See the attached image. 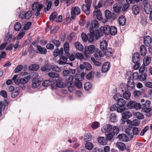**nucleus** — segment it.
Returning <instances> with one entry per match:
<instances>
[{"instance_id": "9b49d317", "label": "nucleus", "mask_w": 152, "mask_h": 152, "mask_svg": "<svg viewBox=\"0 0 152 152\" xmlns=\"http://www.w3.org/2000/svg\"><path fill=\"white\" fill-rule=\"evenodd\" d=\"M104 15L106 18L107 19L114 20L116 18L115 15L113 13L112 14L110 11L108 10L105 11Z\"/></svg>"}, {"instance_id": "c9c22d12", "label": "nucleus", "mask_w": 152, "mask_h": 152, "mask_svg": "<svg viewBox=\"0 0 152 152\" xmlns=\"http://www.w3.org/2000/svg\"><path fill=\"white\" fill-rule=\"evenodd\" d=\"M121 7L122 6L120 3H116L113 5V10L116 12H119L121 10Z\"/></svg>"}, {"instance_id": "1a4fd4ad", "label": "nucleus", "mask_w": 152, "mask_h": 152, "mask_svg": "<svg viewBox=\"0 0 152 152\" xmlns=\"http://www.w3.org/2000/svg\"><path fill=\"white\" fill-rule=\"evenodd\" d=\"M132 133H130L129 129L126 131V133L131 139L134 137V135H138L139 132V129L136 127H133L132 128Z\"/></svg>"}, {"instance_id": "e433bc0d", "label": "nucleus", "mask_w": 152, "mask_h": 152, "mask_svg": "<svg viewBox=\"0 0 152 152\" xmlns=\"http://www.w3.org/2000/svg\"><path fill=\"white\" fill-rule=\"evenodd\" d=\"M109 29L110 30V34L112 35H115L117 33V29L115 26H111Z\"/></svg>"}, {"instance_id": "473e14b6", "label": "nucleus", "mask_w": 152, "mask_h": 152, "mask_svg": "<svg viewBox=\"0 0 152 152\" xmlns=\"http://www.w3.org/2000/svg\"><path fill=\"white\" fill-rule=\"evenodd\" d=\"M90 7L86 4H83L82 6V9L83 11L85 12L87 15L90 14Z\"/></svg>"}, {"instance_id": "4c0bfd02", "label": "nucleus", "mask_w": 152, "mask_h": 152, "mask_svg": "<svg viewBox=\"0 0 152 152\" xmlns=\"http://www.w3.org/2000/svg\"><path fill=\"white\" fill-rule=\"evenodd\" d=\"M39 68V65L37 64H34L31 65L29 67V69L31 71L37 70Z\"/></svg>"}, {"instance_id": "4d7b16f0", "label": "nucleus", "mask_w": 152, "mask_h": 152, "mask_svg": "<svg viewBox=\"0 0 152 152\" xmlns=\"http://www.w3.org/2000/svg\"><path fill=\"white\" fill-rule=\"evenodd\" d=\"M102 27H100L99 30H98L97 32L96 31V34L99 37L102 36L103 34H104V31L102 29Z\"/></svg>"}, {"instance_id": "8fccbe9b", "label": "nucleus", "mask_w": 152, "mask_h": 152, "mask_svg": "<svg viewBox=\"0 0 152 152\" xmlns=\"http://www.w3.org/2000/svg\"><path fill=\"white\" fill-rule=\"evenodd\" d=\"M92 139L91 135L90 134H85L84 140L86 142L90 141Z\"/></svg>"}, {"instance_id": "37998d69", "label": "nucleus", "mask_w": 152, "mask_h": 152, "mask_svg": "<svg viewBox=\"0 0 152 152\" xmlns=\"http://www.w3.org/2000/svg\"><path fill=\"white\" fill-rule=\"evenodd\" d=\"M140 52L141 55L144 56L146 54L147 50L145 47L143 45H142L140 48Z\"/></svg>"}, {"instance_id": "052dcab7", "label": "nucleus", "mask_w": 152, "mask_h": 152, "mask_svg": "<svg viewBox=\"0 0 152 152\" xmlns=\"http://www.w3.org/2000/svg\"><path fill=\"white\" fill-rule=\"evenodd\" d=\"M23 68V66L22 65L20 64L18 65L14 70L15 73H18L20 72L22 70Z\"/></svg>"}, {"instance_id": "9d476101", "label": "nucleus", "mask_w": 152, "mask_h": 152, "mask_svg": "<svg viewBox=\"0 0 152 152\" xmlns=\"http://www.w3.org/2000/svg\"><path fill=\"white\" fill-rule=\"evenodd\" d=\"M105 52L104 50L99 51L96 50V52L94 54V56L96 60H99L101 59V58L104 56Z\"/></svg>"}, {"instance_id": "7c9ffc66", "label": "nucleus", "mask_w": 152, "mask_h": 152, "mask_svg": "<svg viewBox=\"0 0 152 152\" xmlns=\"http://www.w3.org/2000/svg\"><path fill=\"white\" fill-rule=\"evenodd\" d=\"M98 142L100 144L102 145H105L107 144V140L103 137H99L98 138Z\"/></svg>"}, {"instance_id": "c03bdc74", "label": "nucleus", "mask_w": 152, "mask_h": 152, "mask_svg": "<svg viewBox=\"0 0 152 152\" xmlns=\"http://www.w3.org/2000/svg\"><path fill=\"white\" fill-rule=\"evenodd\" d=\"M25 34V31L24 30L22 29L19 32L18 35L16 37V39L18 40L20 39L23 38Z\"/></svg>"}, {"instance_id": "6e6552de", "label": "nucleus", "mask_w": 152, "mask_h": 152, "mask_svg": "<svg viewBox=\"0 0 152 152\" xmlns=\"http://www.w3.org/2000/svg\"><path fill=\"white\" fill-rule=\"evenodd\" d=\"M127 107L129 109L135 108L140 109L141 108V105L140 103H137L134 101H130L127 104Z\"/></svg>"}, {"instance_id": "ddd939ff", "label": "nucleus", "mask_w": 152, "mask_h": 152, "mask_svg": "<svg viewBox=\"0 0 152 152\" xmlns=\"http://www.w3.org/2000/svg\"><path fill=\"white\" fill-rule=\"evenodd\" d=\"M64 78L66 82L67 85H69L72 86L74 84L73 82L74 77L72 75H69Z\"/></svg>"}, {"instance_id": "5701e85b", "label": "nucleus", "mask_w": 152, "mask_h": 152, "mask_svg": "<svg viewBox=\"0 0 152 152\" xmlns=\"http://www.w3.org/2000/svg\"><path fill=\"white\" fill-rule=\"evenodd\" d=\"M64 55L66 56H69V45L68 43L66 42L64 45Z\"/></svg>"}, {"instance_id": "49530a36", "label": "nucleus", "mask_w": 152, "mask_h": 152, "mask_svg": "<svg viewBox=\"0 0 152 152\" xmlns=\"http://www.w3.org/2000/svg\"><path fill=\"white\" fill-rule=\"evenodd\" d=\"M21 28V25L20 23H16L14 26V30L16 31H19Z\"/></svg>"}, {"instance_id": "aec40b11", "label": "nucleus", "mask_w": 152, "mask_h": 152, "mask_svg": "<svg viewBox=\"0 0 152 152\" xmlns=\"http://www.w3.org/2000/svg\"><path fill=\"white\" fill-rule=\"evenodd\" d=\"M110 68V64L109 62L104 63L102 68V71L103 73L107 72Z\"/></svg>"}, {"instance_id": "ea45409f", "label": "nucleus", "mask_w": 152, "mask_h": 152, "mask_svg": "<svg viewBox=\"0 0 152 152\" xmlns=\"http://www.w3.org/2000/svg\"><path fill=\"white\" fill-rule=\"evenodd\" d=\"M117 147L121 151H123L124 150L126 146L125 144L122 142H118L116 143Z\"/></svg>"}, {"instance_id": "b1692460", "label": "nucleus", "mask_w": 152, "mask_h": 152, "mask_svg": "<svg viewBox=\"0 0 152 152\" xmlns=\"http://www.w3.org/2000/svg\"><path fill=\"white\" fill-rule=\"evenodd\" d=\"M67 58L64 56H60V59L57 61V63L60 65H64L66 64Z\"/></svg>"}, {"instance_id": "393cba45", "label": "nucleus", "mask_w": 152, "mask_h": 152, "mask_svg": "<svg viewBox=\"0 0 152 152\" xmlns=\"http://www.w3.org/2000/svg\"><path fill=\"white\" fill-rule=\"evenodd\" d=\"M107 45L108 43L106 40H102L100 42V47L102 50H104L107 49Z\"/></svg>"}, {"instance_id": "bf43d9fd", "label": "nucleus", "mask_w": 152, "mask_h": 152, "mask_svg": "<svg viewBox=\"0 0 152 152\" xmlns=\"http://www.w3.org/2000/svg\"><path fill=\"white\" fill-rule=\"evenodd\" d=\"M51 68L52 70L53 71H55L57 72H60L61 71V68L56 65H53L51 67Z\"/></svg>"}, {"instance_id": "0eeeda50", "label": "nucleus", "mask_w": 152, "mask_h": 152, "mask_svg": "<svg viewBox=\"0 0 152 152\" xmlns=\"http://www.w3.org/2000/svg\"><path fill=\"white\" fill-rule=\"evenodd\" d=\"M32 16V13L31 11H28L26 12L20 11L19 14V17L22 19H29Z\"/></svg>"}, {"instance_id": "774afa93", "label": "nucleus", "mask_w": 152, "mask_h": 152, "mask_svg": "<svg viewBox=\"0 0 152 152\" xmlns=\"http://www.w3.org/2000/svg\"><path fill=\"white\" fill-rule=\"evenodd\" d=\"M144 8L145 11L147 14H148L152 12V9L150 7H148L146 5H145Z\"/></svg>"}, {"instance_id": "39448f33", "label": "nucleus", "mask_w": 152, "mask_h": 152, "mask_svg": "<svg viewBox=\"0 0 152 152\" xmlns=\"http://www.w3.org/2000/svg\"><path fill=\"white\" fill-rule=\"evenodd\" d=\"M95 49V46L94 45H90L85 47L84 54L86 57H87L89 56L90 53H93Z\"/></svg>"}, {"instance_id": "e2e57ef3", "label": "nucleus", "mask_w": 152, "mask_h": 152, "mask_svg": "<svg viewBox=\"0 0 152 152\" xmlns=\"http://www.w3.org/2000/svg\"><path fill=\"white\" fill-rule=\"evenodd\" d=\"M147 74L145 73H142L139 76V79L142 81L146 80L147 77Z\"/></svg>"}, {"instance_id": "412c9836", "label": "nucleus", "mask_w": 152, "mask_h": 152, "mask_svg": "<svg viewBox=\"0 0 152 152\" xmlns=\"http://www.w3.org/2000/svg\"><path fill=\"white\" fill-rule=\"evenodd\" d=\"M62 79L61 77L56 79L55 82L56 83L58 87L62 88L66 86V84L62 82Z\"/></svg>"}, {"instance_id": "dca6fc26", "label": "nucleus", "mask_w": 152, "mask_h": 152, "mask_svg": "<svg viewBox=\"0 0 152 152\" xmlns=\"http://www.w3.org/2000/svg\"><path fill=\"white\" fill-rule=\"evenodd\" d=\"M28 51L29 52V56L31 58H32L35 54L36 51L32 44H31L28 48Z\"/></svg>"}, {"instance_id": "c756f323", "label": "nucleus", "mask_w": 152, "mask_h": 152, "mask_svg": "<svg viewBox=\"0 0 152 152\" xmlns=\"http://www.w3.org/2000/svg\"><path fill=\"white\" fill-rule=\"evenodd\" d=\"M31 78V77L30 75H27L23 78H20V82H21V84H26L28 82Z\"/></svg>"}, {"instance_id": "3c124183", "label": "nucleus", "mask_w": 152, "mask_h": 152, "mask_svg": "<svg viewBox=\"0 0 152 152\" xmlns=\"http://www.w3.org/2000/svg\"><path fill=\"white\" fill-rule=\"evenodd\" d=\"M12 37V36L11 35H6L4 39V42L7 43V44L10 43Z\"/></svg>"}, {"instance_id": "a18cd8bd", "label": "nucleus", "mask_w": 152, "mask_h": 152, "mask_svg": "<svg viewBox=\"0 0 152 152\" xmlns=\"http://www.w3.org/2000/svg\"><path fill=\"white\" fill-rule=\"evenodd\" d=\"M117 104L120 106L124 107L126 104V101L122 98H119L118 99Z\"/></svg>"}, {"instance_id": "c85d7f7f", "label": "nucleus", "mask_w": 152, "mask_h": 152, "mask_svg": "<svg viewBox=\"0 0 152 152\" xmlns=\"http://www.w3.org/2000/svg\"><path fill=\"white\" fill-rule=\"evenodd\" d=\"M96 32H90V34H87V41L91 42L94 41V38L96 35Z\"/></svg>"}, {"instance_id": "603ef678", "label": "nucleus", "mask_w": 152, "mask_h": 152, "mask_svg": "<svg viewBox=\"0 0 152 152\" xmlns=\"http://www.w3.org/2000/svg\"><path fill=\"white\" fill-rule=\"evenodd\" d=\"M17 77V75H15L13 77V80L16 84L18 85L21 83V82H20V78H18Z\"/></svg>"}, {"instance_id": "4be33fe9", "label": "nucleus", "mask_w": 152, "mask_h": 152, "mask_svg": "<svg viewBox=\"0 0 152 152\" xmlns=\"http://www.w3.org/2000/svg\"><path fill=\"white\" fill-rule=\"evenodd\" d=\"M134 87V83L133 80L129 79L128 80L127 84V89L129 90L132 89Z\"/></svg>"}, {"instance_id": "4468645a", "label": "nucleus", "mask_w": 152, "mask_h": 152, "mask_svg": "<svg viewBox=\"0 0 152 152\" xmlns=\"http://www.w3.org/2000/svg\"><path fill=\"white\" fill-rule=\"evenodd\" d=\"M112 126L110 124L104 125L101 129V131L103 133L110 132L112 129Z\"/></svg>"}, {"instance_id": "f257e3e1", "label": "nucleus", "mask_w": 152, "mask_h": 152, "mask_svg": "<svg viewBox=\"0 0 152 152\" xmlns=\"http://www.w3.org/2000/svg\"><path fill=\"white\" fill-rule=\"evenodd\" d=\"M99 26V22L96 20H93L91 21V23L89 22L87 24V27L88 28H89L90 32H96Z\"/></svg>"}, {"instance_id": "7ed1b4c3", "label": "nucleus", "mask_w": 152, "mask_h": 152, "mask_svg": "<svg viewBox=\"0 0 152 152\" xmlns=\"http://www.w3.org/2000/svg\"><path fill=\"white\" fill-rule=\"evenodd\" d=\"M86 74V73H82L81 75H78L77 76V77H80L79 78H76L75 84V86L77 87L78 88H81L82 87V83L80 81V80H83V76H85Z\"/></svg>"}, {"instance_id": "de8ad7c7", "label": "nucleus", "mask_w": 152, "mask_h": 152, "mask_svg": "<svg viewBox=\"0 0 152 152\" xmlns=\"http://www.w3.org/2000/svg\"><path fill=\"white\" fill-rule=\"evenodd\" d=\"M19 93V89L18 88H15L11 93L12 97L14 98L17 96Z\"/></svg>"}, {"instance_id": "a878e982", "label": "nucleus", "mask_w": 152, "mask_h": 152, "mask_svg": "<svg viewBox=\"0 0 152 152\" xmlns=\"http://www.w3.org/2000/svg\"><path fill=\"white\" fill-rule=\"evenodd\" d=\"M144 44L146 46H149L152 43L151 37L149 36L145 37L144 38Z\"/></svg>"}, {"instance_id": "bb28decb", "label": "nucleus", "mask_w": 152, "mask_h": 152, "mask_svg": "<svg viewBox=\"0 0 152 152\" xmlns=\"http://www.w3.org/2000/svg\"><path fill=\"white\" fill-rule=\"evenodd\" d=\"M48 75L50 78H55L54 81H55L56 79H58L60 77L59 74L54 72H50L48 74Z\"/></svg>"}, {"instance_id": "338daca9", "label": "nucleus", "mask_w": 152, "mask_h": 152, "mask_svg": "<svg viewBox=\"0 0 152 152\" xmlns=\"http://www.w3.org/2000/svg\"><path fill=\"white\" fill-rule=\"evenodd\" d=\"M100 10L99 9L95 7V10L93 12V15L94 16L96 17L101 14Z\"/></svg>"}, {"instance_id": "13d9d810", "label": "nucleus", "mask_w": 152, "mask_h": 152, "mask_svg": "<svg viewBox=\"0 0 152 152\" xmlns=\"http://www.w3.org/2000/svg\"><path fill=\"white\" fill-rule=\"evenodd\" d=\"M85 146L87 149L88 150H91L93 148V145L92 143L88 142L86 143Z\"/></svg>"}, {"instance_id": "864d4df0", "label": "nucleus", "mask_w": 152, "mask_h": 152, "mask_svg": "<svg viewBox=\"0 0 152 152\" xmlns=\"http://www.w3.org/2000/svg\"><path fill=\"white\" fill-rule=\"evenodd\" d=\"M131 93L129 91H126L124 92L123 94V97L126 99H129L130 97Z\"/></svg>"}, {"instance_id": "79ce46f5", "label": "nucleus", "mask_w": 152, "mask_h": 152, "mask_svg": "<svg viewBox=\"0 0 152 152\" xmlns=\"http://www.w3.org/2000/svg\"><path fill=\"white\" fill-rule=\"evenodd\" d=\"M112 49L110 48H108L106 49L105 52V54L107 57L109 58L112 56L113 54Z\"/></svg>"}, {"instance_id": "09e8293b", "label": "nucleus", "mask_w": 152, "mask_h": 152, "mask_svg": "<svg viewBox=\"0 0 152 152\" xmlns=\"http://www.w3.org/2000/svg\"><path fill=\"white\" fill-rule=\"evenodd\" d=\"M151 58L150 57H146V58L143 59V64L144 66L148 65L150 63Z\"/></svg>"}, {"instance_id": "a211bd4d", "label": "nucleus", "mask_w": 152, "mask_h": 152, "mask_svg": "<svg viewBox=\"0 0 152 152\" xmlns=\"http://www.w3.org/2000/svg\"><path fill=\"white\" fill-rule=\"evenodd\" d=\"M40 84L41 81L38 78L35 77L32 80V87L33 88H36L39 86Z\"/></svg>"}, {"instance_id": "0e129e2a", "label": "nucleus", "mask_w": 152, "mask_h": 152, "mask_svg": "<svg viewBox=\"0 0 152 152\" xmlns=\"http://www.w3.org/2000/svg\"><path fill=\"white\" fill-rule=\"evenodd\" d=\"M134 115L136 118L139 119H142L144 118L143 115L140 112L135 113Z\"/></svg>"}, {"instance_id": "423d86ee", "label": "nucleus", "mask_w": 152, "mask_h": 152, "mask_svg": "<svg viewBox=\"0 0 152 152\" xmlns=\"http://www.w3.org/2000/svg\"><path fill=\"white\" fill-rule=\"evenodd\" d=\"M80 13V10L78 7H73L71 9V18L74 20L76 16L79 15Z\"/></svg>"}, {"instance_id": "f704fd0d", "label": "nucleus", "mask_w": 152, "mask_h": 152, "mask_svg": "<svg viewBox=\"0 0 152 152\" xmlns=\"http://www.w3.org/2000/svg\"><path fill=\"white\" fill-rule=\"evenodd\" d=\"M74 45L76 49L82 51L83 50V46L80 42H76L75 43Z\"/></svg>"}, {"instance_id": "72a5a7b5", "label": "nucleus", "mask_w": 152, "mask_h": 152, "mask_svg": "<svg viewBox=\"0 0 152 152\" xmlns=\"http://www.w3.org/2000/svg\"><path fill=\"white\" fill-rule=\"evenodd\" d=\"M126 19L125 16H121L118 19V23L120 25L122 26L124 25L126 23Z\"/></svg>"}, {"instance_id": "680f3d73", "label": "nucleus", "mask_w": 152, "mask_h": 152, "mask_svg": "<svg viewBox=\"0 0 152 152\" xmlns=\"http://www.w3.org/2000/svg\"><path fill=\"white\" fill-rule=\"evenodd\" d=\"M99 126V124L98 122H94L91 125V128L94 129H95L97 128Z\"/></svg>"}, {"instance_id": "f03ea898", "label": "nucleus", "mask_w": 152, "mask_h": 152, "mask_svg": "<svg viewBox=\"0 0 152 152\" xmlns=\"http://www.w3.org/2000/svg\"><path fill=\"white\" fill-rule=\"evenodd\" d=\"M43 7V5L40 4L38 2H35L33 4L32 8L36 17H38L40 15V12Z\"/></svg>"}, {"instance_id": "2eb2a0df", "label": "nucleus", "mask_w": 152, "mask_h": 152, "mask_svg": "<svg viewBox=\"0 0 152 152\" xmlns=\"http://www.w3.org/2000/svg\"><path fill=\"white\" fill-rule=\"evenodd\" d=\"M122 118L124 119L129 118L132 116L131 113L127 109H126L124 112L122 113Z\"/></svg>"}, {"instance_id": "2f4dec72", "label": "nucleus", "mask_w": 152, "mask_h": 152, "mask_svg": "<svg viewBox=\"0 0 152 152\" xmlns=\"http://www.w3.org/2000/svg\"><path fill=\"white\" fill-rule=\"evenodd\" d=\"M132 13L135 15H138L140 12L139 7L136 5H134L132 6Z\"/></svg>"}, {"instance_id": "f8f14e48", "label": "nucleus", "mask_w": 152, "mask_h": 152, "mask_svg": "<svg viewBox=\"0 0 152 152\" xmlns=\"http://www.w3.org/2000/svg\"><path fill=\"white\" fill-rule=\"evenodd\" d=\"M37 48L36 50V53L41 54H45L47 53V50L45 48L42 47L40 45H37Z\"/></svg>"}, {"instance_id": "a19ab883", "label": "nucleus", "mask_w": 152, "mask_h": 152, "mask_svg": "<svg viewBox=\"0 0 152 152\" xmlns=\"http://www.w3.org/2000/svg\"><path fill=\"white\" fill-rule=\"evenodd\" d=\"M110 121L112 123H115L117 121L118 118L116 115L114 113H111L110 115Z\"/></svg>"}, {"instance_id": "cd10ccee", "label": "nucleus", "mask_w": 152, "mask_h": 152, "mask_svg": "<svg viewBox=\"0 0 152 152\" xmlns=\"http://www.w3.org/2000/svg\"><path fill=\"white\" fill-rule=\"evenodd\" d=\"M118 136L119 140L121 141L124 142H127L128 140V137L125 134H120L118 135Z\"/></svg>"}, {"instance_id": "6e6d98bb", "label": "nucleus", "mask_w": 152, "mask_h": 152, "mask_svg": "<svg viewBox=\"0 0 152 152\" xmlns=\"http://www.w3.org/2000/svg\"><path fill=\"white\" fill-rule=\"evenodd\" d=\"M92 87L91 83L89 82L86 83L84 85V88L87 91L90 89Z\"/></svg>"}, {"instance_id": "f3484780", "label": "nucleus", "mask_w": 152, "mask_h": 152, "mask_svg": "<svg viewBox=\"0 0 152 152\" xmlns=\"http://www.w3.org/2000/svg\"><path fill=\"white\" fill-rule=\"evenodd\" d=\"M140 55L139 53L136 52L133 54L132 56V60L134 63L140 62Z\"/></svg>"}, {"instance_id": "58836bf2", "label": "nucleus", "mask_w": 152, "mask_h": 152, "mask_svg": "<svg viewBox=\"0 0 152 152\" xmlns=\"http://www.w3.org/2000/svg\"><path fill=\"white\" fill-rule=\"evenodd\" d=\"M110 27L108 25H105L104 26H102V29L103 30L104 34L106 35L110 34Z\"/></svg>"}, {"instance_id": "5fc2aeb1", "label": "nucleus", "mask_w": 152, "mask_h": 152, "mask_svg": "<svg viewBox=\"0 0 152 152\" xmlns=\"http://www.w3.org/2000/svg\"><path fill=\"white\" fill-rule=\"evenodd\" d=\"M150 102L149 101H146L144 104H142V106L141 105V108L142 107L144 110L145 108L149 107L150 106Z\"/></svg>"}, {"instance_id": "69168bd1", "label": "nucleus", "mask_w": 152, "mask_h": 152, "mask_svg": "<svg viewBox=\"0 0 152 152\" xmlns=\"http://www.w3.org/2000/svg\"><path fill=\"white\" fill-rule=\"evenodd\" d=\"M52 83V82H51L50 80H46L43 82L42 85L43 86L46 87L50 85Z\"/></svg>"}, {"instance_id": "20e7f679", "label": "nucleus", "mask_w": 152, "mask_h": 152, "mask_svg": "<svg viewBox=\"0 0 152 152\" xmlns=\"http://www.w3.org/2000/svg\"><path fill=\"white\" fill-rule=\"evenodd\" d=\"M79 68L80 70L83 72V73H84V70L85 71L90 70L91 69L92 66L91 64L88 63L84 62L83 64H80Z\"/></svg>"}, {"instance_id": "6ab92c4d", "label": "nucleus", "mask_w": 152, "mask_h": 152, "mask_svg": "<svg viewBox=\"0 0 152 152\" xmlns=\"http://www.w3.org/2000/svg\"><path fill=\"white\" fill-rule=\"evenodd\" d=\"M64 50L62 48H61L60 50H59L58 48H57L54 50L53 52V56L56 57L58 55H60L61 56H62L63 54Z\"/></svg>"}]
</instances>
